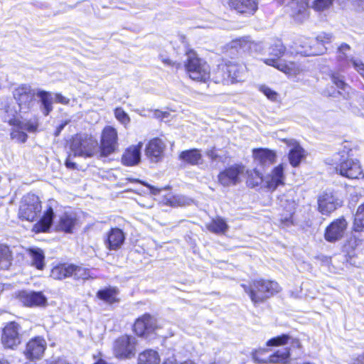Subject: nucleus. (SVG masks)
<instances>
[{
  "label": "nucleus",
  "instance_id": "18",
  "mask_svg": "<svg viewBox=\"0 0 364 364\" xmlns=\"http://www.w3.org/2000/svg\"><path fill=\"white\" fill-rule=\"evenodd\" d=\"M156 328V320L149 314H145L138 318L134 325V330L139 336H144L146 333H149Z\"/></svg>",
  "mask_w": 364,
  "mask_h": 364
},
{
  "label": "nucleus",
  "instance_id": "62",
  "mask_svg": "<svg viewBox=\"0 0 364 364\" xmlns=\"http://www.w3.org/2000/svg\"><path fill=\"white\" fill-rule=\"evenodd\" d=\"M163 364H176L175 360L168 359Z\"/></svg>",
  "mask_w": 364,
  "mask_h": 364
},
{
  "label": "nucleus",
  "instance_id": "11",
  "mask_svg": "<svg viewBox=\"0 0 364 364\" xmlns=\"http://www.w3.org/2000/svg\"><path fill=\"white\" fill-rule=\"evenodd\" d=\"M135 338L127 335L118 338L114 343L113 351L116 357L130 358L135 354Z\"/></svg>",
  "mask_w": 364,
  "mask_h": 364
},
{
  "label": "nucleus",
  "instance_id": "29",
  "mask_svg": "<svg viewBox=\"0 0 364 364\" xmlns=\"http://www.w3.org/2000/svg\"><path fill=\"white\" fill-rule=\"evenodd\" d=\"M255 159L262 166L272 164L276 158V154L271 150L266 149H258L253 151Z\"/></svg>",
  "mask_w": 364,
  "mask_h": 364
},
{
  "label": "nucleus",
  "instance_id": "64",
  "mask_svg": "<svg viewBox=\"0 0 364 364\" xmlns=\"http://www.w3.org/2000/svg\"><path fill=\"white\" fill-rule=\"evenodd\" d=\"M181 364H196V363L191 360H187V361L182 363Z\"/></svg>",
  "mask_w": 364,
  "mask_h": 364
},
{
  "label": "nucleus",
  "instance_id": "63",
  "mask_svg": "<svg viewBox=\"0 0 364 364\" xmlns=\"http://www.w3.org/2000/svg\"><path fill=\"white\" fill-rule=\"evenodd\" d=\"M163 62L165 63V64H167V65H171V60H169V59H164L163 60Z\"/></svg>",
  "mask_w": 364,
  "mask_h": 364
},
{
  "label": "nucleus",
  "instance_id": "20",
  "mask_svg": "<svg viewBox=\"0 0 364 364\" xmlns=\"http://www.w3.org/2000/svg\"><path fill=\"white\" fill-rule=\"evenodd\" d=\"M289 148V160L291 166H297L301 160L305 158V151L300 144L294 139H285Z\"/></svg>",
  "mask_w": 364,
  "mask_h": 364
},
{
  "label": "nucleus",
  "instance_id": "27",
  "mask_svg": "<svg viewBox=\"0 0 364 364\" xmlns=\"http://www.w3.org/2000/svg\"><path fill=\"white\" fill-rule=\"evenodd\" d=\"M230 6L238 13L253 14L258 9L257 0H230Z\"/></svg>",
  "mask_w": 364,
  "mask_h": 364
},
{
  "label": "nucleus",
  "instance_id": "46",
  "mask_svg": "<svg viewBox=\"0 0 364 364\" xmlns=\"http://www.w3.org/2000/svg\"><path fill=\"white\" fill-rule=\"evenodd\" d=\"M114 116L124 126L130 122V117L121 107H117L114 110Z\"/></svg>",
  "mask_w": 364,
  "mask_h": 364
},
{
  "label": "nucleus",
  "instance_id": "40",
  "mask_svg": "<svg viewBox=\"0 0 364 364\" xmlns=\"http://www.w3.org/2000/svg\"><path fill=\"white\" fill-rule=\"evenodd\" d=\"M32 257V264L38 269H43L44 267V254L40 249H31L30 250Z\"/></svg>",
  "mask_w": 364,
  "mask_h": 364
},
{
  "label": "nucleus",
  "instance_id": "59",
  "mask_svg": "<svg viewBox=\"0 0 364 364\" xmlns=\"http://www.w3.org/2000/svg\"><path fill=\"white\" fill-rule=\"evenodd\" d=\"M355 4L360 9L364 10V0H355Z\"/></svg>",
  "mask_w": 364,
  "mask_h": 364
},
{
  "label": "nucleus",
  "instance_id": "26",
  "mask_svg": "<svg viewBox=\"0 0 364 364\" xmlns=\"http://www.w3.org/2000/svg\"><path fill=\"white\" fill-rule=\"evenodd\" d=\"M125 236L119 228H112L107 233L105 240L106 247L110 250L119 249L124 242Z\"/></svg>",
  "mask_w": 364,
  "mask_h": 364
},
{
  "label": "nucleus",
  "instance_id": "5",
  "mask_svg": "<svg viewBox=\"0 0 364 364\" xmlns=\"http://www.w3.org/2000/svg\"><path fill=\"white\" fill-rule=\"evenodd\" d=\"M185 67L189 77L194 80L205 82L210 79L209 65L199 58L196 52L192 50L186 52Z\"/></svg>",
  "mask_w": 364,
  "mask_h": 364
},
{
  "label": "nucleus",
  "instance_id": "55",
  "mask_svg": "<svg viewBox=\"0 0 364 364\" xmlns=\"http://www.w3.org/2000/svg\"><path fill=\"white\" fill-rule=\"evenodd\" d=\"M206 155L212 161H216L220 158L219 155L216 153V150L215 148H212L211 149L208 150L206 151Z\"/></svg>",
  "mask_w": 364,
  "mask_h": 364
},
{
  "label": "nucleus",
  "instance_id": "37",
  "mask_svg": "<svg viewBox=\"0 0 364 364\" xmlns=\"http://www.w3.org/2000/svg\"><path fill=\"white\" fill-rule=\"evenodd\" d=\"M117 289L114 287L105 288L97 291V296L98 299L108 304L116 302L117 296Z\"/></svg>",
  "mask_w": 364,
  "mask_h": 364
},
{
  "label": "nucleus",
  "instance_id": "9",
  "mask_svg": "<svg viewBox=\"0 0 364 364\" xmlns=\"http://www.w3.org/2000/svg\"><path fill=\"white\" fill-rule=\"evenodd\" d=\"M118 147V136L117 130L110 126L104 128L99 145V156L107 157L114 153Z\"/></svg>",
  "mask_w": 364,
  "mask_h": 364
},
{
  "label": "nucleus",
  "instance_id": "34",
  "mask_svg": "<svg viewBox=\"0 0 364 364\" xmlns=\"http://www.w3.org/2000/svg\"><path fill=\"white\" fill-rule=\"evenodd\" d=\"M73 269V264H60L52 269L50 277L55 279L61 280L72 277Z\"/></svg>",
  "mask_w": 364,
  "mask_h": 364
},
{
  "label": "nucleus",
  "instance_id": "24",
  "mask_svg": "<svg viewBox=\"0 0 364 364\" xmlns=\"http://www.w3.org/2000/svg\"><path fill=\"white\" fill-rule=\"evenodd\" d=\"M284 166L280 164L276 166L271 172L264 178V181L268 188L275 190L279 186L284 183Z\"/></svg>",
  "mask_w": 364,
  "mask_h": 364
},
{
  "label": "nucleus",
  "instance_id": "12",
  "mask_svg": "<svg viewBox=\"0 0 364 364\" xmlns=\"http://www.w3.org/2000/svg\"><path fill=\"white\" fill-rule=\"evenodd\" d=\"M287 8V12L297 22H303L308 16L307 3L304 0H279Z\"/></svg>",
  "mask_w": 364,
  "mask_h": 364
},
{
  "label": "nucleus",
  "instance_id": "36",
  "mask_svg": "<svg viewBox=\"0 0 364 364\" xmlns=\"http://www.w3.org/2000/svg\"><path fill=\"white\" fill-rule=\"evenodd\" d=\"M206 227L209 231L215 234H225L228 229L226 221L220 217L213 219Z\"/></svg>",
  "mask_w": 364,
  "mask_h": 364
},
{
  "label": "nucleus",
  "instance_id": "1",
  "mask_svg": "<svg viewBox=\"0 0 364 364\" xmlns=\"http://www.w3.org/2000/svg\"><path fill=\"white\" fill-rule=\"evenodd\" d=\"M69 152L65 161V166L69 168H75L76 164L71 160L72 156H80L83 158L99 156V144L97 139L92 136L85 134L75 135L69 144Z\"/></svg>",
  "mask_w": 364,
  "mask_h": 364
},
{
  "label": "nucleus",
  "instance_id": "44",
  "mask_svg": "<svg viewBox=\"0 0 364 364\" xmlns=\"http://www.w3.org/2000/svg\"><path fill=\"white\" fill-rule=\"evenodd\" d=\"M72 277L75 279H87L90 277L89 270L85 267L73 264Z\"/></svg>",
  "mask_w": 364,
  "mask_h": 364
},
{
  "label": "nucleus",
  "instance_id": "43",
  "mask_svg": "<svg viewBox=\"0 0 364 364\" xmlns=\"http://www.w3.org/2000/svg\"><path fill=\"white\" fill-rule=\"evenodd\" d=\"M352 111L358 115L364 117V95H358L354 105L352 106Z\"/></svg>",
  "mask_w": 364,
  "mask_h": 364
},
{
  "label": "nucleus",
  "instance_id": "35",
  "mask_svg": "<svg viewBox=\"0 0 364 364\" xmlns=\"http://www.w3.org/2000/svg\"><path fill=\"white\" fill-rule=\"evenodd\" d=\"M53 210L51 208H49L44 213L38 224L36 225L35 228L36 232H46L49 230L53 223Z\"/></svg>",
  "mask_w": 364,
  "mask_h": 364
},
{
  "label": "nucleus",
  "instance_id": "22",
  "mask_svg": "<svg viewBox=\"0 0 364 364\" xmlns=\"http://www.w3.org/2000/svg\"><path fill=\"white\" fill-rule=\"evenodd\" d=\"M21 302L28 306H46L47 299L41 291H22L19 294Z\"/></svg>",
  "mask_w": 364,
  "mask_h": 364
},
{
  "label": "nucleus",
  "instance_id": "56",
  "mask_svg": "<svg viewBox=\"0 0 364 364\" xmlns=\"http://www.w3.org/2000/svg\"><path fill=\"white\" fill-rule=\"evenodd\" d=\"M168 113L166 112H161L159 110H155L154 112V116L156 118L161 119V120L164 119L165 118L168 117Z\"/></svg>",
  "mask_w": 364,
  "mask_h": 364
},
{
  "label": "nucleus",
  "instance_id": "23",
  "mask_svg": "<svg viewBox=\"0 0 364 364\" xmlns=\"http://www.w3.org/2000/svg\"><path fill=\"white\" fill-rule=\"evenodd\" d=\"M349 50L350 46L346 43L341 44V46L338 48V60L339 63L340 70L344 72L347 68L353 67L358 73V70L355 68L353 62H363L358 58L348 56L346 51H348Z\"/></svg>",
  "mask_w": 364,
  "mask_h": 364
},
{
  "label": "nucleus",
  "instance_id": "48",
  "mask_svg": "<svg viewBox=\"0 0 364 364\" xmlns=\"http://www.w3.org/2000/svg\"><path fill=\"white\" fill-rule=\"evenodd\" d=\"M331 81L339 89L346 90L348 88V85L345 82L343 77L338 73L332 74Z\"/></svg>",
  "mask_w": 364,
  "mask_h": 364
},
{
  "label": "nucleus",
  "instance_id": "4",
  "mask_svg": "<svg viewBox=\"0 0 364 364\" xmlns=\"http://www.w3.org/2000/svg\"><path fill=\"white\" fill-rule=\"evenodd\" d=\"M336 170L340 175L348 178H358L363 173L360 164L351 158L349 151L343 150L333 156Z\"/></svg>",
  "mask_w": 364,
  "mask_h": 364
},
{
  "label": "nucleus",
  "instance_id": "41",
  "mask_svg": "<svg viewBox=\"0 0 364 364\" xmlns=\"http://www.w3.org/2000/svg\"><path fill=\"white\" fill-rule=\"evenodd\" d=\"M299 43L301 48V50H299L300 53L306 55H314L317 54L311 48V44L316 43V40L304 38L299 41Z\"/></svg>",
  "mask_w": 364,
  "mask_h": 364
},
{
  "label": "nucleus",
  "instance_id": "60",
  "mask_svg": "<svg viewBox=\"0 0 364 364\" xmlns=\"http://www.w3.org/2000/svg\"><path fill=\"white\" fill-rule=\"evenodd\" d=\"M146 186L149 188V189L151 190V192L153 194L156 195V194H158L160 192V190L156 188H154V187H153V186H151L150 185H148V184H146Z\"/></svg>",
  "mask_w": 364,
  "mask_h": 364
},
{
  "label": "nucleus",
  "instance_id": "32",
  "mask_svg": "<svg viewBox=\"0 0 364 364\" xmlns=\"http://www.w3.org/2000/svg\"><path fill=\"white\" fill-rule=\"evenodd\" d=\"M75 223V215L73 213H65L60 218L57 228L66 232H71Z\"/></svg>",
  "mask_w": 364,
  "mask_h": 364
},
{
  "label": "nucleus",
  "instance_id": "45",
  "mask_svg": "<svg viewBox=\"0 0 364 364\" xmlns=\"http://www.w3.org/2000/svg\"><path fill=\"white\" fill-rule=\"evenodd\" d=\"M290 337L288 335L283 334L279 336H277L271 338L267 343L268 346H283L288 343Z\"/></svg>",
  "mask_w": 364,
  "mask_h": 364
},
{
  "label": "nucleus",
  "instance_id": "28",
  "mask_svg": "<svg viewBox=\"0 0 364 364\" xmlns=\"http://www.w3.org/2000/svg\"><path fill=\"white\" fill-rule=\"evenodd\" d=\"M258 353H259V352H255L252 355V358L254 359V360L256 363H267V362L271 363H286L288 361V359L290 355L289 350L288 348H284L282 350H277L275 353H274L273 355H270L268 358V360H264L259 359V358L257 357Z\"/></svg>",
  "mask_w": 364,
  "mask_h": 364
},
{
  "label": "nucleus",
  "instance_id": "7",
  "mask_svg": "<svg viewBox=\"0 0 364 364\" xmlns=\"http://www.w3.org/2000/svg\"><path fill=\"white\" fill-rule=\"evenodd\" d=\"M41 203L37 196L28 193L21 201L19 218L28 221L35 220L41 212Z\"/></svg>",
  "mask_w": 364,
  "mask_h": 364
},
{
  "label": "nucleus",
  "instance_id": "15",
  "mask_svg": "<svg viewBox=\"0 0 364 364\" xmlns=\"http://www.w3.org/2000/svg\"><path fill=\"white\" fill-rule=\"evenodd\" d=\"M46 346L47 343L45 339L41 337H35L27 343L24 355L27 359L38 360L43 356Z\"/></svg>",
  "mask_w": 364,
  "mask_h": 364
},
{
  "label": "nucleus",
  "instance_id": "33",
  "mask_svg": "<svg viewBox=\"0 0 364 364\" xmlns=\"http://www.w3.org/2000/svg\"><path fill=\"white\" fill-rule=\"evenodd\" d=\"M160 356L157 351L148 349L139 353L138 364H159Z\"/></svg>",
  "mask_w": 364,
  "mask_h": 364
},
{
  "label": "nucleus",
  "instance_id": "16",
  "mask_svg": "<svg viewBox=\"0 0 364 364\" xmlns=\"http://www.w3.org/2000/svg\"><path fill=\"white\" fill-rule=\"evenodd\" d=\"M254 43L250 40L249 37H242L230 41L226 46V50L231 55H242L246 53H250Z\"/></svg>",
  "mask_w": 364,
  "mask_h": 364
},
{
  "label": "nucleus",
  "instance_id": "47",
  "mask_svg": "<svg viewBox=\"0 0 364 364\" xmlns=\"http://www.w3.org/2000/svg\"><path fill=\"white\" fill-rule=\"evenodd\" d=\"M333 2V0H315L313 3V8L317 11H322L330 8Z\"/></svg>",
  "mask_w": 364,
  "mask_h": 364
},
{
  "label": "nucleus",
  "instance_id": "25",
  "mask_svg": "<svg viewBox=\"0 0 364 364\" xmlns=\"http://www.w3.org/2000/svg\"><path fill=\"white\" fill-rule=\"evenodd\" d=\"M141 142H139L137 145H132L128 147L122 156V163L128 166L137 164L141 159Z\"/></svg>",
  "mask_w": 364,
  "mask_h": 364
},
{
  "label": "nucleus",
  "instance_id": "57",
  "mask_svg": "<svg viewBox=\"0 0 364 364\" xmlns=\"http://www.w3.org/2000/svg\"><path fill=\"white\" fill-rule=\"evenodd\" d=\"M68 124V121H65L63 122H62L60 124H59L57 128H56V130L55 132V136H59V134H60V132L63 131V129L65 128V127Z\"/></svg>",
  "mask_w": 364,
  "mask_h": 364
},
{
  "label": "nucleus",
  "instance_id": "52",
  "mask_svg": "<svg viewBox=\"0 0 364 364\" xmlns=\"http://www.w3.org/2000/svg\"><path fill=\"white\" fill-rule=\"evenodd\" d=\"M38 127V124L36 122H27L23 125V129L29 132H35Z\"/></svg>",
  "mask_w": 364,
  "mask_h": 364
},
{
  "label": "nucleus",
  "instance_id": "3",
  "mask_svg": "<svg viewBox=\"0 0 364 364\" xmlns=\"http://www.w3.org/2000/svg\"><path fill=\"white\" fill-rule=\"evenodd\" d=\"M242 287L255 304L264 301L281 290L277 282L263 279L255 280L249 287L245 284Z\"/></svg>",
  "mask_w": 364,
  "mask_h": 364
},
{
  "label": "nucleus",
  "instance_id": "21",
  "mask_svg": "<svg viewBox=\"0 0 364 364\" xmlns=\"http://www.w3.org/2000/svg\"><path fill=\"white\" fill-rule=\"evenodd\" d=\"M279 200L280 206L284 210L280 221L284 225L288 226L292 223V216L296 208V203L292 198H289L287 196H282Z\"/></svg>",
  "mask_w": 364,
  "mask_h": 364
},
{
  "label": "nucleus",
  "instance_id": "6",
  "mask_svg": "<svg viewBox=\"0 0 364 364\" xmlns=\"http://www.w3.org/2000/svg\"><path fill=\"white\" fill-rule=\"evenodd\" d=\"M245 68L233 62L220 65L215 72L213 80L215 83L230 84L243 80Z\"/></svg>",
  "mask_w": 364,
  "mask_h": 364
},
{
  "label": "nucleus",
  "instance_id": "17",
  "mask_svg": "<svg viewBox=\"0 0 364 364\" xmlns=\"http://www.w3.org/2000/svg\"><path fill=\"white\" fill-rule=\"evenodd\" d=\"M318 205L322 214L328 215L341 205V201L332 192H324L318 197Z\"/></svg>",
  "mask_w": 364,
  "mask_h": 364
},
{
  "label": "nucleus",
  "instance_id": "19",
  "mask_svg": "<svg viewBox=\"0 0 364 364\" xmlns=\"http://www.w3.org/2000/svg\"><path fill=\"white\" fill-rule=\"evenodd\" d=\"M165 148L166 144L161 139L154 138L146 146V155L152 162H157L162 159Z\"/></svg>",
  "mask_w": 364,
  "mask_h": 364
},
{
  "label": "nucleus",
  "instance_id": "13",
  "mask_svg": "<svg viewBox=\"0 0 364 364\" xmlns=\"http://www.w3.org/2000/svg\"><path fill=\"white\" fill-rule=\"evenodd\" d=\"M244 172V167L233 165L221 171L218 176L219 183L223 186L236 185L240 182V176Z\"/></svg>",
  "mask_w": 364,
  "mask_h": 364
},
{
  "label": "nucleus",
  "instance_id": "31",
  "mask_svg": "<svg viewBox=\"0 0 364 364\" xmlns=\"http://www.w3.org/2000/svg\"><path fill=\"white\" fill-rule=\"evenodd\" d=\"M179 158L181 160L191 165H199L203 162L202 154L197 149L182 151L179 155Z\"/></svg>",
  "mask_w": 364,
  "mask_h": 364
},
{
  "label": "nucleus",
  "instance_id": "53",
  "mask_svg": "<svg viewBox=\"0 0 364 364\" xmlns=\"http://www.w3.org/2000/svg\"><path fill=\"white\" fill-rule=\"evenodd\" d=\"M350 364H364V353L351 358Z\"/></svg>",
  "mask_w": 364,
  "mask_h": 364
},
{
  "label": "nucleus",
  "instance_id": "14",
  "mask_svg": "<svg viewBox=\"0 0 364 364\" xmlns=\"http://www.w3.org/2000/svg\"><path fill=\"white\" fill-rule=\"evenodd\" d=\"M347 225L348 223L343 218L333 220L326 229L325 239L330 242L341 240L345 235Z\"/></svg>",
  "mask_w": 364,
  "mask_h": 364
},
{
  "label": "nucleus",
  "instance_id": "39",
  "mask_svg": "<svg viewBox=\"0 0 364 364\" xmlns=\"http://www.w3.org/2000/svg\"><path fill=\"white\" fill-rule=\"evenodd\" d=\"M353 229L355 232L364 230V203L360 205L357 209L354 218Z\"/></svg>",
  "mask_w": 364,
  "mask_h": 364
},
{
  "label": "nucleus",
  "instance_id": "2",
  "mask_svg": "<svg viewBox=\"0 0 364 364\" xmlns=\"http://www.w3.org/2000/svg\"><path fill=\"white\" fill-rule=\"evenodd\" d=\"M286 48L282 41L278 39L275 40L268 48V54L272 56V58L264 59V63L277 68L289 76H296L302 73L304 69L300 64L296 63L279 60V58L284 54Z\"/></svg>",
  "mask_w": 364,
  "mask_h": 364
},
{
  "label": "nucleus",
  "instance_id": "61",
  "mask_svg": "<svg viewBox=\"0 0 364 364\" xmlns=\"http://www.w3.org/2000/svg\"><path fill=\"white\" fill-rule=\"evenodd\" d=\"M291 343L293 347L300 348V346H301L300 342L297 339H292V341Z\"/></svg>",
  "mask_w": 364,
  "mask_h": 364
},
{
  "label": "nucleus",
  "instance_id": "42",
  "mask_svg": "<svg viewBox=\"0 0 364 364\" xmlns=\"http://www.w3.org/2000/svg\"><path fill=\"white\" fill-rule=\"evenodd\" d=\"M247 183L249 186L255 187L259 185L262 181H264V178H262L261 173L254 169L252 171H248L247 172Z\"/></svg>",
  "mask_w": 364,
  "mask_h": 364
},
{
  "label": "nucleus",
  "instance_id": "50",
  "mask_svg": "<svg viewBox=\"0 0 364 364\" xmlns=\"http://www.w3.org/2000/svg\"><path fill=\"white\" fill-rule=\"evenodd\" d=\"M11 136L13 139H16L19 142H25L28 137L25 132L18 130H14L11 133Z\"/></svg>",
  "mask_w": 364,
  "mask_h": 364
},
{
  "label": "nucleus",
  "instance_id": "10",
  "mask_svg": "<svg viewBox=\"0 0 364 364\" xmlns=\"http://www.w3.org/2000/svg\"><path fill=\"white\" fill-rule=\"evenodd\" d=\"M36 92L30 85H22L14 91V97L16 100L19 109L27 112L35 104Z\"/></svg>",
  "mask_w": 364,
  "mask_h": 364
},
{
  "label": "nucleus",
  "instance_id": "58",
  "mask_svg": "<svg viewBox=\"0 0 364 364\" xmlns=\"http://www.w3.org/2000/svg\"><path fill=\"white\" fill-rule=\"evenodd\" d=\"M16 113V111H12V110H11V112H9V115L11 116V117L8 119H6V121L9 122V124L14 123V122H15L14 116H15Z\"/></svg>",
  "mask_w": 364,
  "mask_h": 364
},
{
  "label": "nucleus",
  "instance_id": "51",
  "mask_svg": "<svg viewBox=\"0 0 364 364\" xmlns=\"http://www.w3.org/2000/svg\"><path fill=\"white\" fill-rule=\"evenodd\" d=\"M333 39V36L331 33H322L319 34L316 38V43H321L323 44L328 43H330Z\"/></svg>",
  "mask_w": 364,
  "mask_h": 364
},
{
  "label": "nucleus",
  "instance_id": "54",
  "mask_svg": "<svg viewBox=\"0 0 364 364\" xmlns=\"http://www.w3.org/2000/svg\"><path fill=\"white\" fill-rule=\"evenodd\" d=\"M55 101L63 105H68L70 102V100L61 94L56 93L55 94Z\"/></svg>",
  "mask_w": 364,
  "mask_h": 364
},
{
  "label": "nucleus",
  "instance_id": "38",
  "mask_svg": "<svg viewBox=\"0 0 364 364\" xmlns=\"http://www.w3.org/2000/svg\"><path fill=\"white\" fill-rule=\"evenodd\" d=\"M12 255L7 246L0 245V269H7L11 264Z\"/></svg>",
  "mask_w": 364,
  "mask_h": 364
},
{
  "label": "nucleus",
  "instance_id": "30",
  "mask_svg": "<svg viewBox=\"0 0 364 364\" xmlns=\"http://www.w3.org/2000/svg\"><path fill=\"white\" fill-rule=\"evenodd\" d=\"M40 100L41 109L45 116L49 114L53 110V95L50 92L44 90H38L36 95Z\"/></svg>",
  "mask_w": 364,
  "mask_h": 364
},
{
  "label": "nucleus",
  "instance_id": "8",
  "mask_svg": "<svg viewBox=\"0 0 364 364\" xmlns=\"http://www.w3.org/2000/svg\"><path fill=\"white\" fill-rule=\"evenodd\" d=\"M21 326L15 321L7 323L3 328L1 342L5 349L16 350L22 341Z\"/></svg>",
  "mask_w": 364,
  "mask_h": 364
},
{
  "label": "nucleus",
  "instance_id": "49",
  "mask_svg": "<svg viewBox=\"0 0 364 364\" xmlns=\"http://www.w3.org/2000/svg\"><path fill=\"white\" fill-rule=\"evenodd\" d=\"M259 90L268 99L272 101L276 100L277 93L275 91L264 85L261 86Z\"/></svg>",
  "mask_w": 364,
  "mask_h": 364
}]
</instances>
